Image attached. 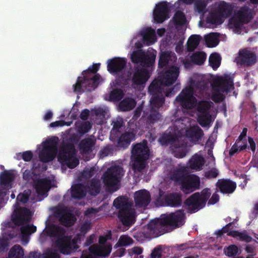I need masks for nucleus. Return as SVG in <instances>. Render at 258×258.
I'll list each match as a JSON object with an SVG mask.
<instances>
[{
  "label": "nucleus",
  "mask_w": 258,
  "mask_h": 258,
  "mask_svg": "<svg viewBox=\"0 0 258 258\" xmlns=\"http://www.w3.org/2000/svg\"><path fill=\"white\" fill-rule=\"evenodd\" d=\"M195 8L199 13H204L207 5L206 0H197L196 1Z\"/></svg>",
  "instance_id": "57"
},
{
  "label": "nucleus",
  "mask_w": 258,
  "mask_h": 258,
  "mask_svg": "<svg viewBox=\"0 0 258 258\" xmlns=\"http://www.w3.org/2000/svg\"><path fill=\"white\" fill-rule=\"evenodd\" d=\"M188 161H206L201 151L196 153Z\"/></svg>",
  "instance_id": "63"
},
{
  "label": "nucleus",
  "mask_w": 258,
  "mask_h": 258,
  "mask_svg": "<svg viewBox=\"0 0 258 258\" xmlns=\"http://www.w3.org/2000/svg\"><path fill=\"white\" fill-rule=\"evenodd\" d=\"M131 154L132 161H147L150 155L147 141L133 145Z\"/></svg>",
  "instance_id": "9"
},
{
  "label": "nucleus",
  "mask_w": 258,
  "mask_h": 258,
  "mask_svg": "<svg viewBox=\"0 0 258 258\" xmlns=\"http://www.w3.org/2000/svg\"><path fill=\"white\" fill-rule=\"evenodd\" d=\"M214 92L212 94L211 99L215 103H219L222 101L225 96L220 93L221 91H213Z\"/></svg>",
  "instance_id": "59"
},
{
  "label": "nucleus",
  "mask_w": 258,
  "mask_h": 258,
  "mask_svg": "<svg viewBox=\"0 0 258 258\" xmlns=\"http://www.w3.org/2000/svg\"><path fill=\"white\" fill-rule=\"evenodd\" d=\"M228 235L232 236L233 237H238L240 240L245 241L246 242H249L252 239L251 237L247 234L236 231L229 232Z\"/></svg>",
  "instance_id": "55"
},
{
  "label": "nucleus",
  "mask_w": 258,
  "mask_h": 258,
  "mask_svg": "<svg viewBox=\"0 0 258 258\" xmlns=\"http://www.w3.org/2000/svg\"><path fill=\"white\" fill-rule=\"evenodd\" d=\"M173 19L175 25L180 26H183L186 21L185 14L181 11H177L175 12Z\"/></svg>",
  "instance_id": "45"
},
{
  "label": "nucleus",
  "mask_w": 258,
  "mask_h": 258,
  "mask_svg": "<svg viewBox=\"0 0 258 258\" xmlns=\"http://www.w3.org/2000/svg\"><path fill=\"white\" fill-rule=\"evenodd\" d=\"M256 61V56L254 53L246 49L239 50L238 61L241 64L250 66L254 64Z\"/></svg>",
  "instance_id": "17"
},
{
  "label": "nucleus",
  "mask_w": 258,
  "mask_h": 258,
  "mask_svg": "<svg viewBox=\"0 0 258 258\" xmlns=\"http://www.w3.org/2000/svg\"><path fill=\"white\" fill-rule=\"evenodd\" d=\"M224 252L229 257L235 256L238 252V248L235 245H231L224 249Z\"/></svg>",
  "instance_id": "56"
},
{
  "label": "nucleus",
  "mask_w": 258,
  "mask_h": 258,
  "mask_svg": "<svg viewBox=\"0 0 258 258\" xmlns=\"http://www.w3.org/2000/svg\"><path fill=\"white\" fill-rule=\"evenodd\" d=\"M153 18L157 23H162L169 17V9L166 2H162L156 5L153 12Z\"/></svg>",
  "instance_id": "11"
},
{
  "label": "nucleus",
  "mask_w": 258,
  "mask_h": 258,
  "mask_svg": "<svg viewBox=\"0 0 258 258\" xmlns=\"http://www.w3.org/2000/svg\"><path fill=\"white\" fill-rule=\"evenodd\" d=\"M15 178V176L12 171L5 170L0 175V183L8 189H10L12 187V182Z\"/></svg>",
  "instance_id": "26"
},
{
  "label": "nucleus",
  "mask_w": 258,
  "mask_h": 258,
  "mask_svg": "<svg viewBox=\"0 0 258 258\" xmlns=\"http://www.w3.org/2000/svg\"><path fill=\"white\" fill-rule=\"evenodd\" d=\"M100 66V63H94L82 72L83 78L79 77L76 83L73 85L75 92H90L97 87L100 76L95 74L99 70Z\"/></svg>",
  "instance_id": "3"
},
{
  "label": "nucleus",
  "mask_w": 258,
  "mask_h": 258,
  "mask_svg": "<svg viewBox=\"0 0 258 258\" xmlns=\"http://www.w3.org/2000/svg\"><path fill=\"white\" fill-rule=\"evenodd\" d=\"M221 57L217 53H212L209 57V63L213 70L217 69L221 63Z\"/></svg>",
  "instance_id": "47"
},
{
  "label": "nucleus",
  "mask_w": 258,
  "mask_h": 258,
  "mask_svg": "<svg viewBox=\"0 0 258 258\" xmlns=\"http://www.w3.org/2000/svg\"><path fill=\"white\" fill-rule=\"evenodd\" d=\"M150 77L149 72L146 69L136 68L132 77L133 85H141L145 84Z\"/></svg>",
  "instance_id": "14"
},
{
  "label": "nucleus",
  "mask_w": 258,
  "mask_h": 258,
  "mask_svg": "<svg viewBox=\"0 0 258 258\" xmlns=\"http://www.w3.org/2000/svg\"><path fill=\"white\" fill-rule=\"evenodd\" d=\"M217 186L222 192L226 194L232 193L236 188V184L230 180H219Z\"/></svg>",
  "instance_id": "27"
},
{
  "label": "nucleus",
  "mask_w": 258,
  "mask_h": 258,
  "mask_svg": "<svg viewBox=\"0 0 258 258\" xmlns=\"http://www.w3.org/2000/svg\"><path fill=\"white\" fill-rule=\"evenodd\" d=\"M186 204L188 206V210L191 212L198 210L205 205L200 199V195L199 193H196L187 199Z\"/></svg>",
  "instance_id": "25"
},
{
  "label": "nucleus",
  "mask_w": 258,
  "mask_h": 258,
  "mask_svg": "<svg viewBox=\"0 0 258 258\" xmlns=\"http://www.w3.org/2000/svg\"><path fill=\"white\" fill-rule=\"evenodd\" d=\"M202 37L200 35H191L187 42V49L188 51H192L199 45Z\"/></svg>",
  "instance_id": "38"
},
{
  "label": "nucleus",
  "mask_w": 258,
  "mask_h": 258,
  "mask_svg": "<svg viewBox=\"0 0 258 258\" xmlns=\"http://www.w3.org/2000/svg\"><path fill=\"white\" fill-rule=\"evenodd\" d=\"M179 138L176 133L166 131L159 138L158 142L162 146L174 145L178 142Z\"/></svg>",
  "instance_id": "21"
},
{
  "label": "nucleus",
  "mask_w": 258,
  "mask_h": 258,
  "mask_svg": "<svg viewBox=\"0 0 258 258\" xmlns=\"http://www.w3.org/2000/svg\"><path fill=\"white\" fill-rule=\"evenodd\" d=\"M159 109L151 107L150 113L147 117V121L150 123H154L158 120L161 115L159 112Z\"/></svg>",
  "instance_id": "46"
},
{
  "label": "nucleus",
  "mask_w": 258,
  "mask_h": 258,
  "mask_svg": "<svg viewBox=\"0 0 258 258\" xmlns=\"http://www.w3.org/2000/svg\"><path fill=\"white\" fill-rule=\"evenodd\" d=\"M167 226L164 221V218L152 220L148 224V228L150 230V233L155 236L164 233L165 231V226Z\"/></svg>",
  "instance_id": "18"
},
{
  "label": "nucleus",
  "mask_w": 258,
  "mask_h": 258,
  "mask_svg": "<svg viewBox=\"0 0 258 258\" xmlns=\"http://www.w3.org/2000/svg\"><path fill=\"white\" fill-rule=\"evenodd\" d=\"M194 84L195 89L202 94L208 89L209 83L208 81L202 80L194 82Z\"/></svg>",
  "instance_id": "48"
},
{
  "label": "nucleus",
  "mask_w": 258,
  "mask_h": 258,
  "mask_svg": "<svg viewBox=\"0 0 258 258\" xmlns=\"http://www.w3.org/2000/svg\"><path fill=\"white\" fill-rule=\"evenodd\" d=\"M77 131L81 134L88 133L92 128V124L88 121L85 122H76L75 123Z\"/></svg>",
  "instance_id": "43"
},
{
  "label": "nucleus",
  "mask_w": 258,
  "mask_h": 258,
  "mask_svg": "<svg viewBox=\"0 0 258 258\" xmlns=\"http://www.w3.org/2000/svg\"><path fill=\"white\" fill-rule=\"evenodd\" d=\"M96 140L92 138H86L81 141L79 148L82 154L88 155L94 149Z\"/></svg>",
  "instance_id": "23"
},
{
  "label": "nucleus",
  "mask_w": 258,
  "mask_h": 258,
  "mask_svg": "<svg viewBox=\"0 0 258 258\" xmlns=\"http://www.w3.org/2000/svg\"><path fill=\"white\" fill-rule=\"evenodd\" d=\"M206 54L205 52L197 51L193 53L190 56V58L193 63L201 65L206 60Z\"/></svg>",
  "instance_id": "39"
},
{
  "label": "nucleus",
  "mask_w": 258,
  "mask_h": 258,
  "mask_svg": "<svg viewBox=\"0 0 258 258\" xmlns=\"http://www.w3.org/2000/svg\"><path fill=\"white\" fill-rule=\"evenodd\" d=\"M123 121L121 119L117 120L113 122V127L111 130L112 133L119 132V130L122 126Z\"/></svg>",
  "instance_id": "62"
},
{
  "label": "nucleus",
  "mask_w": 258,
  "mask_h": 258,
  "mask_svg": "<svg viewBox=\"0 0 258 258\" xmlns=\"http://www.w3.org/2000/svg\"><path fill=\"white\" fill-rule=\"evenodd\" d=\"M136 105V100L132 98H125L119 104V108L121 111H127L132 110Z\"/></svg>",
  "instance_id": "34"
},
{
  "label": "nucleus",
  "mask_w": 258,
  "mask_h": 258,
  "mask_svg": "<svg viewBox=\"0 0 258 258\" xmlns=\"http://www.w3.org/2000/svg\"><path fill=\"white\" fill-rule=\"evenodd\" d=\"M200 199L203 202V203L204 204H206V202L209 198L211 193L210 192V189L208 188L204 189L201 192L200 195Z\"/></svg>",
  "instance_id": "61"
},
{
  "label": "nucleus",
  "mask_w": 258,
  "mask_h": 258,
  "mask_svg": "<svg viewBox=\"0 0 258 258\" xmlns=\"http://www.w3.org/2000/svg\"><path fill=\"white\" fill-rule=\"evenodd\" d=\"M219 34L217 33H210L205 36V41L208 47H216L219 42Z\"/></svg>",
  "instance_id": "37"
},
{
  "label": "nucleus",
  "mask_w": 258,
  "mask_h": 258,
  "mask_svg": "<svg viewBox=\"0 0 258 258\" xmlns=\"http://www.w3.org/2000/svg\"><path fill=\"white\" fill-rule=\"evenodd\" d=\"M76 218L73 214L66 211V227H70L74 224Z\"/></svg>",
  "instance_id": "58"
},
{
  "label": "nucleus",
  "mask_w": 258,
  "mask_h": 258,
  "mask_svg": "<svg viewBox=\"0 0 258 258\" xmlns=\"http://www.w3.org/2000/svg\"><path fill=\"white\" fill-rule=\"evenodd\" d=\"M127 63L125 58L115 57L107 61V70L111 74L118 76L121 79L123 78L122 73Z\"/></svg>",
  "instance_id": "8"
},
{
  "label": "nucleus",
  "mask_w": 258,
  "mask_h": 258,
  "mask_svg": "<svg viewBox=\"0 0 258 258\" xmlns=\"http://www.w3.org/2000/svg\"><path fill=\"white\" fill-rule=\"evenodd\" d=\"M145 52L142 50L134 51L131 55V60L134 63H140L142 61Z\"/></svg>",
  "instance_id": "53"
},
{
  "label": "nucleus",
  "mask_w": 258,
  "mask_h": 258,
  "mask_svg": "<svg viewBox=\"0 0 258 258\" xmlns=\"http://www.w3.org/2000/svg\"><path fill=\"white\" fill-rule=\"evenodd\" d=\"M116 147L113 145H108L102 148L98 153L99 159H103L107 156H111L116 150Z\"/></svg>",
  "instance_id": "40"
},
{
  "label": "nucleus",
  "mask_w": 258,
  "mask_h": 258,
  "mask_svg": "<svg viewBox=\"0 0 258 258\" xmlns=\"http://www.w3.org/2000/svg\"><path fill=\"white\" fill-rule=\"evenodd\" d=\"M133 239L128 235H124L120 237L118 242L115 245L116 247L124 246L133 243Z\"/></svg>",
  "instance_id": "52"
},
{
  "label": "nucleus",
  "mask_w": 258,
  "mask_h": 258,
  "mask_svg": "<svg viewBox=\"0 0 258 258\" xmlns=\"http://www.w3.org/2000/svg\"><path fill=\"white\" fill-rule=\"evenodd\" d=\"M123 175V171L119 166L108 168L102 176L103 182L112 191L118 189V183Z\"/></svg>",
  "instance_id": "5"
},
{
  "label": "nucleus",
  "mask_w": 258,
  "mask_h": 258,
  "mask_svg": "<svg viewBox=\"0 0 258 258\" xmlns=\"http://www.w3.org/2000/svg\"><path fill=\"white\" fill-rule=\"evenodd\" d=\"M45 233L50 238L51 247L44 250L42 258H60L59 253L64 254V228L54 224H48Z\"/></svg>",
  "instance_id": "2"
},
{
  "label": "nucleus",
  "mask_w": 258,
  "mask_h": 258,
  "mask_svg": "<svg viewBox=\"0 0 258 258\" xmlns=\"http://www.w3.org/2000/svg\"><path fill=\"white\" fill-rule=\"evenodd\" d=\"M113 205L119 210V211H124L132 208L131 203L128 201V199L124 196L116 199L113 202Z\"/></svg>",
  "instance_id": "30"
},
{
  "label": "nucleus",
  "mask_w": 258,
  "mask_h": 258,
  "mask_svg": "<svg viewBox=\"0 0 258 258\" xmlns=\"http://www.w3.org/2000/svg\"><path fill=\"white\" fill-rule=\"evenodd\" d=\"M211 117L210 113H201L198 115V120L201 125L206 126L210 122Z\"/></svg>",
  "instance_id": "51"
},
{
  "label": "nucleus",
  "mask_w": 258,
  "mask_h": 258,
  "mask_svg": "<svg viewBox=\"0 0 258 258\" xmlns=\"http://www.w3.org/2000/svg\"><path fill=\"white\" fill-rule=\"evenodd\" d=\"M53 216L57 219L61 224L64 226V205H58L51 209Z\"/></svg>",
  "instance_id": "35"
},
{
  "label": "nucleus",
  "mask_w": 258,
  "mask_h": 258,
  "mask_svg": "<svg viewBox=\"0 0 258 258\" xmlns=\"http://www.w3.org/2000/svg\"><path fill=\"white\" fill-rule=\"evenodd\" d=\"M124 93L121 89H114L112 90L109 95L111 100L118 101L120 100L123 97Z\"/></svg>",
  "instance_id": "50"
},
{
  "label": "nucleus",
  "mask_w": 258,
  "mask_h": 258,
  "mask_svg": "<svg viewBox=\"0 0 258 258\" xmlns=\"http://www.w3.org/2000/svg\"><path fill=\"white\" fill-rule=\"evenodd\" d=\"M87 193L85 186L81 184L74 185L71 188L72 197L76 199L84 198Z\"/></svg>",
  "instance_id": "33"
},
{
  "label": "nucleus",
  "mask_w": 258,
  "mask_h": 258,
  "mask_svg": "<svg viewBox=\"0 0 258 258\" xmlns=\"http://www.w3.org/2000/svg\"><path fill=\"white\" fill-rule=\"evenodd\" d=\"M252 18L251 10L244 6L235 11L234 16L229 19V25L234 28H240L244 24L249 22Z\"/></svg>",
  "instance_id": "6"
},
{
  "label": "nucleus",
  "mask_w": 258,
  "mask_h": 258,
  "mask_svg": "<svg viewBox=\"0 0 258 258\" xmlns=\"http://www.w3.org/2000/svg\"><path fill=\"white\" fill-rule=\"evenodd\" d=\"M221 18L220 16H217L215 15H212L211 17H208L207 19V21L208 23H210L214 25H219L222 23L223 21L221 20Z\"/></svg>",
  "instance_id": "60"
},
{
  "label": "nucleus",
  "mask_w": 258,
  "mask_h": 258,
  "mask_svg": "<svg viewBox=\"0 0 258 258\" xmlns=\"http://www.w3.org/2000/svg\"><path fill=\"white\" fill-rule=\"evenodd\" d=\"M100 182L99 179H93L88 186V192L91 195L95 196L100 191Z\"/></svg>",
  "instance_id": "44"
},
{
  "label": "nucleus",
  "mask_w": 258,
  "mask_h": 258,
  "mask_svg": "<svg viewBox=\"0 0 258 258\" xmlns=\"http://www.w3.org/2000/svg\"><path fill=\"white\" fill-rule=\"evenodd\" d=\"M79 240V238L78 236H75L73 238L72 237H66V254H69L78 248L77 243Z\"/></svg>",
  "instance_id": "31"
},
{
  "label": "nucleus",
  "mask_w": 258,
  "mask_h": 258,
  "mask_svg": "<svg viewBox=\"0 0 258 258\" xmlns=\"http://www.w3.org/2000/svg\"><path fill=\"white\" fill-rule=\"evenodd\" d=\"M233 86V79L229 76L219 77L215 79L212 84L213 91H221V92H229Z\"/></svg>",
  "instance_id": "10"
},
{
  "label": "nucleus",
  "mask_w": 258,
  "mask_h": 258,
  "mask_svg": "<svg viewBox=\"0 0 258 258\" xmlns=\"http://www.w3.org/2000/svg\"><path fill=\"white\" fill-rule=\"evenodd\" d=\"M178 75V69L172 67L152 82L148 88L149 92L152 95L151 107L159 109L163 105L165 101L163 93L167 97H171L176 93L179 89L177 84L166 91H164V88L174 83Z\"/></svg>",
  "instance_id": "1"
},
{
  "label": "nucleus",
  "mask_w": 258,
  "mask_h": 258,
  "mask_svg": "<svg viewBox=\"0 0 258 258\" xmlns=\"http://www.w3.org/2000/svg\"><path fill=\"white\" fill-rule=\"evenodd\" d=\"M199 178L197 176L189 175V174L181 183L182 190L185 194L192 191L193 188H199Z\"/></svg>",
  "instance_id": "16"
},
{
  "label": "nucleus",
  "mask_w": 258,
  "mask_h": 258,
  "mask_svg": "<svg viewBox=\"0 0 258 258\" xmlns=\"http://www.w3.org/2000/svg\"><path fill=\"white\" fill-rule=\"evenodd\" d=\"M165 201L169 206H177L181 204V198L177 194H171L166 197Z\"/></svg>",
  "instance_id": "42"
},
{
  "label": "nucleus",
  "mask_w": 258,
  "mask_h": 258,
  "mask_svg": "<svg viewBox=\"0 0 258 258\" xmlns=\"http://www.w3.org/2000/svg\"><path fill=\"white\" fill-rule=\"evenodd\" d=\"M9 258H23L24 250L19 245L13 246L9 252Z\"/></svg>",
  "instance_id": "41"
},
{
  "label": "nucleus",
  "mask_w": 258,
  "mask_h": 258,
  "mask_svg": "<svg viewBox=\"0 0 258 258\" xmlns=\"http://www.w3.org/2000/svg\"><path fill=\"white\" fill-rule=\"evenodd\" d=\"M197 110L198 112L201 113H209L211 105L209 102L207 101H201L197 103Z\"/></svg>",
  "instance_id": "49"
},
{
  "label": "nucleus",
  "mask_w": 258,
  "mask_h": 258,
  "mask_svg": "<svg viewBox=\"0 0 258 258\" xmlns=\"http://www.w3.org/2000/svg\"><path fill=\"white\" fill-rule=\"evenodd\" d=\"M186 135L192 142H197L201 139L203 132L199 126H196L186 130Z\"/></svg>",
  "instance_id": "29"
},
{
  "label": "nucleus",
  "mask_w": 258,
  "mask_h": 258,
  "mask_svg": "<svg viewBox=\"0 0 258 258\" xmlns=\"http://www.w3.org/2000/svg\"><path fill=\"white\" fill-rule=\"evenodd\" d=\"M193 88L187 87L182 90L181 93L176 96L175 100L183 108L192 109L197 104V100L193 96Z\"/></svg>",
  "instance_id": "7"
},
{
  "label": "nucleus",
  "mask_w": 258,
  "mask_h": 258,
  "mask_svg": "<svg viewBox=\"0 0 258 258\" xmlns=\"http://www.w3.org/2000/svg\"><path fill=\"white\" fill-rule=\"evenodd\" d=\"M34 183L36 192L38 195L44 196L50 189L51 181L49 179L44 178L34 180Z\"/></svg>",
  "instance_id": "20"
},
{
  "label": "nucleus",
  "mask_w": 258,
  "mask_h": 258,
  "mask_svg": "<svg viewBox=\"0 0 258 258\" xmlns=\"http://www.w3.org/2000/svg\"><path fill=\"white\" fill-rule=\"evenodd\" d=\"M233 12V7L229 4L222 2L217 8V13L220 17L226 18L230 16Z\"/></svg>",
  "instance_id": "28"
},
{
  "label": "nucleus",
  "mask_w": 258,
  "mask_h": 258,
  "mask_svg": "<svg viewBox=\"0 0 258 258\" xmlns=\"http://www.w3.org/2000/svg\"><path fill=\"white\" fill-rule=\"evenodd\" d=\"M177 59V57L174 54H171V53L169 51H164L162 52L159 56V61H158V67L159 68H163L164 67L170 66L169 69L166 70L167 71L170 68L174 67L177 68V67L173 66V64L176 61ZM179 70V68L177 67ZM165 71L163 72L162 74L160 76H162Z\"/></svg>",
  "instance_id": "13"
},
{
  "label": "nucleus",
  "mask_w": 258,
  "mask_h": 258,
  "mask_svg": "<svg viewBox=\"0 0 258 258\" xmlns=\"http://www.w3.org/2000/svg\"><path fill=\"white\" fill-rule=\"evenodd\" d=\"M164 218V221L167 226L172 228L179 227L183 225L184 222V214L181 211L166 216Z\"/></svg>",
  "instance_id": "12"
},
{
  "label": "nucleus",
  "mask_w": 258,
  "mask_h": 258,
  "mask_svg": "<svg viewBox=\"0 0 258 258\" xmlns=\"http://www.w3.org/2000/svg\"><path fill=\"white\" fill-rule=\"evenodd\" d=\"M112 249L111 244L110 243H106L104 245H99L94 244L89 248L90 253L95 255L96 257L107 256L110 253Z\"/></svg>",
  "instance_id": "15"
},
{
  "label": "nucleus",
  "mask_w": 258,
  "mask_h": 258,
  "mask_svg": "<svg viewBox=\"0 0 258 258\" xmlns=\"http://www.w3.org/2000/svg\"><path fill=\"white\" fill-rule=\"evenodd\" d=\"M134 200L136 206L146 207L150 202V195L146 190H140L135 193Z\"/></svg>",
  "instance_id": "22"
},
{
  "label": "nucleus",
  "mask_w": 258,
  "mask_h": 258,
  "mask_svg": "<svg viewBox=\"0 0 258 258\" xmlns=\"http://www.w3.org/2000/svg\"><path fill=\"white\" fill-rule=\"evenodd\" d=\"M146 166L145 162H134L132 165L133 169L135 172L141 171Z\"/></svg>",
  "instance_id": "64"
},
{
  "label": "nucleus",
  "mask_w": 258,
  "mask_h": 258,
  "mask_svg": "<svg viewBox=\"0 0 258 258\" xmlns=\"http://www.w3.org/2000/svg\"><path fill=\"white\" fill-rule=\"evenodd\" d=\"M141 34L143 36L144 41H149L152 37L155 36V31L151 28H147L143 30Z\"/></svg>",
  "instance_id": "54"
},
{
  "label": "nucleus",
  "mask_w": 258,
  "mask_h": 258,
  "mask_svg": "<svg viewBox=\"0 0 258 258\" xmlns=\"http://www.w3.org/2000/svg\"><path fill=\"white\" fill-rule=\"evenodd\" d=\"M118 217L123 225L130 226L135 221V213L133 208L128 210L119 211Z\"/></svg>",
  "instance_id": "24"
},
{
  "label": "nucleus",
  "mask_w": 258,
  "mask_h": 258,
  "mask_svg": "<svg viewBox=\"0 0 258 258\" xmlns=\"http://www.w3.org/2000/svg\"><path fill=\"white\" fill-rule=\"evenodd\" d=\"M136 133L133 131H127L121 134L115 146L119 149H125L130 145L132 141L135 140Z\"/></svg>",
  "instance_id": "19"
},
{
  "label": "nucleus",
  "mask_w": 258,
  "mask_h": 258,
  "mask_svg": "<svg viewBox=\"0 0 258 258\" xmlns=\"http://www.w3.org/2000/svg\"><path fill=\"white\" fill-rule=\"evenodd\" d=\"M31 217L30 210L25 207H20L16 209L12 216V220L15 225H22L20 228L22 239L23 241L26 240V242H28V237L37 230L36 227L33 224L23 225L30 221Z\"/></svg>",
  "instance_id": "4"
},
{
  "label": "nucleus",
  "mask_w": 258,
  "mask_h": 258,
  "mask_svg": "<svg viewBox=\"0 0 258 258\" xmlns=\"http://www.w3.org/2000/svg\"><path fill=\"white\" fill-rule=\"evenodd\" d=\"M156 57V51H148L147 54L145 53L141 65L144 67H152L155 63Z\"/></svg>",
  "instance_id": "32"
},
{
  "label": "nucleus",
  "mask_w": 258,
  "mask_h": 258,
  "mask_svg": "<svg viewBox=\"0 0 258 258\" xmlns=\"http://www.w3.org/2000/svg\"><path fill=\"white\" fill-rule=\"evenodd\" d=\"M189 172V168L188 167H182L174 172L172 179L180 181L182 183L184 179L187 177Z\"/></svg>",
  "instance_id": "36"
}]
</instances>
